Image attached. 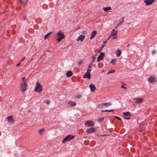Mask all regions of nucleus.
<instances>
[{"mask_svg": "<svg viewBox=\"0 0 157 157\" xmlns=\"http://www.w3.org/2000/svg\"><path fill=\"white\" fill-rule=\"evenodd\" d=\"M27 82L26 81H23V82L21 84V90L23 94L26 90L27 85L26 84Z\"/></svg>", "mask_w": 157, "mask_h": 157, "instance_id": "nucleus-1", "label": "nucleus"}, {"mask_svg": "<svg viewBox=\"0 0 157 157\" xmlns=\"http://www.w3.org/2000/svg\"><path fill=\"white\" fill-rule=\"evenodd\" d=\"M104 112H113V109H110L109 110H104Z\"/></svg>", "mask_w": 157, "mask_h": 157, "instance_id": "nucleus-29", "label": "nucleus"}, {"mask_svg": "<svg viewBox=\"0 0 157 157\" xmlns=\"http://www.w3.org/2000/svg\"><path fill=\"white\" fill-rule=\"evenodd\" d=\"M105 55V53L103 52H101L99 56L97 59L98 62H99L101 60L103 59V57Z\"/></svg>", "mask_w": 157, "mask_h": 157, "instance_id": "nucleus-11", "label": "nucleus"}, {"mask_svg": "<svg viewBox=\"0 0 157 157\" xmlns=\"http://www.w3.org/2000/svg\"><path fill=\"white\" fill-rule=\"evenodd\" d=\"M140 126L141 127V124H140Z\"/></svg>", "mask_w": 157, "mask_h": 157, "instance_id": "nucleus-51", "label": "nucleus"}, {"mask_svg": "<svg viewBox=\"0 0 157 157\" xmlns=\"http://www.w3.org/2000/svg\"><path fill=\"white\" fill-rule=\"evenodd\" d=\"M75 136L74 135H70L67 136L62 141V143L64 144L66 142L74 138Z\"/></svg>", "mask_w": 157, "mask_h": 157, "instance_id": "nucleus-2", "label": "nucleus"}, {"mask_svg": "<svg viewBox=\"0 0 157 157\" xmlns=\"http://www.w3.org/2000/svg\"><path fill=\"white\" fill-rule=\"evenodd\" d=\"M156 51L155 50H153L152 51V54H154L155 53Z\"/></svg>", "mask_w": 157, "mask_h": 157, "instance_id": "nucleus-36", "label": "nucleus"}, {"mask_svg": "<svg viewBox=\"0 0 157 157\" xmlns=\"http://www.w3.org/2000/svg\"><path fill=\"white\" fill-rule=\"evenodd\" d=\"M103 9L104 11L107 12L108 11L111 10V8L110 7L108 6L104 7Z\"/></svg>", "mask_w": 157, "mask_h": 157, "instance_id": "nucleus-18", "label": "nucleus"}, {"mask_svg": "<svg viewBox=\"0 0 157 157\" xmlns=\"http://www.w3.org/2000/svg\"><path fill=\"white\" fill-rule=\"evenodd\" d=\"M124 119H126V120H129L130 119V118L129 117H127L125 116H124Z\"/></svg>", "mask_w": 157, "mask_h": 157, "instance_id": "nucleus-37", "label": "nucleus"}, {"mask_svg": "<svg viewBox=\"0 0 157 157\" xmlns=\"http://www.w3.org/2000/svg\"><path fill=\"white\" fill-rule=\"evenodd\" d=\"M145 133L144 132H143V135H144L145 134Z\"/></svg>", "mask_w": 157, "mask_h": 157, "instance_id": "nucleus-48", "label": "nucleus"}, {"mask_svg": "<svg viewBox=\"0 0 157 157\" xmlns=\"http://www.w3.org/2000/svg\"><path fill=\"white\" fill-rule=\"evenodd\" d=\"M81 97V96L80 95H78V96L77 97L79 98H80Z\"/></svg>", "mask_w": 157, "mask_h": 157, "instance_id": "nucleus-44", "label": "nucleus"}, {"mask_svg": "<svg viewBox=\"0 0 157 157\" xmlns=\"http://www.w3.org/2000/svg\"><path fill=\"white\" fill-rule=\"evenodd\" d=\"M57 34L59 36V37L56 39V41L58 42H60L65 37L64 33H62L61 31L58 32Z\"/></svg>", "mask_w": 157, "mask_h": 157, "instance_id": "nucleus-3", "label": "nucleus"}, {"mask_svg": "<svg viewBox=\"0 0 157 157\" xmlns=\"http://www.w3.org/2000/svg\"><path fill=\"white\" fill-rule=\"evenodd\" d=\"M117 31L116 30L115 31V30L114 29H113L110 34V35L111 36H113V39H116L117 38Z\"/></svg>", "mask_w": 157, "mask_h": 157, "instance_id": "nucleus-7", "label": "nucleus"}, {"mask_svg": "<svg viewBox=\"0 0 157 157\" xmlns=\"http://www.w3.org/2000/svg\"><path fill=\"white\" fill-rule=\"evenodd\" d=\"M89 86L91 91L94 92L95 90L96 89V87L94 84H91Z\"/></svg>", "mask_w": 157, "mask_h": 157, "instance_id": "nucleus-13", "label": "nucleus"}, {"mask_svg": "<svg viewBox=\"0 0 157 157\" xmlns=\"http://www.w3.org/2000/svg\"><path fill=\"white\" fill-rule=\"evenodd\" d=\"M148 81L151 83H154L157 81L156 78L154 75H151L148 78Z\"/></svg>", "mask_w": 157, "mask_h": 157, "instance_id": "nucleus-5", "label": "nucleus"}, {"mask_svg": "<svg viewBox=\"0 0 157 157\" xmlns=\"http://www.w3.org/2000/svg\"><path fill=\"white\" fill-rule=\"evenodd\" d=\"M52 33V32H51L50 33H48L47 34H46L44 36V39H47L48 37V36L51 34Z\"/></svg>", "mask_w": 157, "mask_h": 157, "instance_id": "nucleus-23", "label": "nucleus"}, {"mask_svg": "<svg viewBox=\"0 0 157 157\" xmlns=\"http://www.w3.org/2000/svg\"><path fill=\"white\" fill-rule=\"evenodd\" d=\"M85 38V36L84 35H81L76 39L77 41L81 40V42Z\"/></svg>", "mask_w": 157, "mask_h": 157, "instance_id": "nucleus-12", "label": "nucleus"}, {"mask_svg": "<svg viewBox=\"0 0 157 157\" xmlns=\"http://www.w3.org/2000/svg\"><path fill=\"white\" fill-rule=\"evenodd\" d=\"M82 62H83V61L82 60H80V61H79L78 62V65H81L82 64Z\"/></svg>", "mask_w": 157, "mask_h": 157, "instance_id": "nucleus-30", "label": "nucleus"}, {"mask_svg": "<svg viewBox=\"0 0 157 157\" xmlns=\"http://www.w3.org/2000/svg\"><path fill=\"white\" fill-rule=\"evenodd\" d=\"M25 77H23V78L22 79V81H24V79H25ZM25 81H26V80H25Z\"/></svg>", "mask_w": 157, "mask_h": 157, "instance_id": "nucleus-46", "label": "nucleus"}, {"mask_svg": "<svg viewBox=\"0 0 157 157\" xmlns=\"http://www.w3.org/2000/svg\"><path fill=\"white\" fill-rule=\"evenodd\" d=\"M104 119V118H100L98 120L100 121H102Z\"/></svg>", "mask_w": 157, "mask_h": 157, "instance_id": "nucleus-35", "label": "nucleus"}, {"mask_svg": "<svg viewBox=\"0 0 157 157\" xmlns=\"http://www.w3.org/2000/svg\"><path fill=\"white\" fill-rule=\"evenodd\" d=\"M105 46V44H102V45L101 46V47H100V49L101 50L103 48V47H104Z\"/></svg>", "mask_w": 157, "mask_h": 157, "instance_id": "nucleus-34", "label": "nucleus"}, {"mask_svg": "<svg viewBox=\"0 0 157 157\" xmlns=\"http://www.w3.org/2000/svg\"><path fill=\"white\" fill-rule=\"evenodd\" d=\"M96 59V58L95 56L93 57V59L91 61V63H93L94 62Z\"/></svg>", "mask_w": 157, "mask_h": 157, "instance_id": "nucleus-27", "label": "nucleus"}, {"mask_svg": "<svg viewBox=\"0 0 157 157\" xmlns=\"http://www.w3.org/2000/svg\"><path fill=\"white\" fill-rule=\"evenodd\" d=\"M20 2H22L21 0H19Z\"/></svg>", "mask_w": 157, "mask_h": 157, "instance_id": "nucleus-49", "label": "nucleus"}, {"mask_svg": "<svg viewBox=\"0 0 157 157\" xmlns=\"http://www.w3.org/2000/svg\"><path fill=\"white\" fill-rule=\"evenodd\" d=\"M114 117L116 118V119H117V120H119L120 121H121V119L119 117H117V116H115Z\"/></svg>", "mask_w": 157, "mask_h": 157, "instance_id": "nucleus-33", "label": "nucleus"}, {"mask_svg": "<svg viewBox=\"0 0 157 157\" xmlns=\"http://www.w3.org/2000/svg\"><path fill=\"white\" fill-rule=\"evenodd\" d=\"M85 124L88 127H92L94 125V123L91 121H88L85 123Z\"/></svg>", "mask_w": 157, "mask_h": 157, "instance_id": "nucleus-8", "label": "nucleus"}, {"mask_svg": "<svg viewBox=\"0 0 157 157\" xmlns=\"http://www.w3.org/2000/svg\"><path fill=\"white\" fill-rule=\"evenodd\" d=\"M111 104H112L111 102H109L107 103H103L101 104V105L102 107H103L104 105H105L106 107H107L111 105Z\"/></svg>", "mask_w": 157, "mask_h": 157, "instance_id": "nucleus-15", "label": "nucleus"}, {"mask_svg": "<svg viewBox=\"0 0 157 157\" xmlns=\"http://www.w3.org/2000/svg\"><path fill=\"white\" fill-rule=\"evenodd\" d=\"M101 112H104V110H101Z\"/></svg>", "mask_w": 157, "mask_h": 157, "instance_id": "nucleus-50", "label": "nucleus"}, {"mask_svg": "<svg viewBox=\"0 0 157 157\" xmlns=\"http://www.w3.org/2000/svg\"><path fill=\"white\" fill-rule=\"evenodd\" d=\"M72 75V73L71 71H68L66 73V75L67 77H70Z\"/></svg>", "mask_w": 157, "mask_h": 157, "instance_id": "nucleus-19", "label": "nucleus"}, {"mask_svg": "<svg viewBox=\"0 0 157 157\" xmlns=\"http://www.w3.org/2000/svg\"><path fill=\"white\" fill-rule=\"evenodd\" d=\"M111 35H110L109 36V37H108V38L106 40H109V39L111 38Z\"/></svg>", "mask_w": 157, "mask_h": 157, "instance_id": "nucleus-39", "label": "nucleus"}, {"mask_svg": "<svg viewBox=\"0 0 157 157\" xmlns=\"http://www.w3.org/2000/svg\"><path fill=\"white\" fill-rule=\"evenodd\" d=\"M91 69H87V71L85 74L83 76V78H87L89 79L90 78V71Z\"/></svg>", "mask_w": 157, "mask_h": 157, "instance_id": "nucleus-6", "label": "nucleus"}, {"mask_svg": "<svg viewBox=\"0 0 157 157\" xmlns=\"http://www.w3.org/2000/svg\"><path fill=\"white\" fill-rule=\"evenodd\" d=\"M26 1L25 2H23V3H26L28 0H26Z\"/></svg>", "mask_w": 157, "mask_h": 157, "instance_id": "nucleus-45", "label": "nucleus"}, {"mask_svg": "<svg viewBox=\"0 0 157 157\" xmlns=\"http://www.w3.org/2000/svg\"><path fill=\"white\" fill-rule=\"evenodd\" d=\"M96 33L97 31L95 30L92 31L91 33V36L90 37V39H92L96 35Z\"/></svg>", "mask_w": 157, "mask_h": 157, "instance_id": "nucleus-14", "label": "nucleus"}, {"mask_svg": "<svg viewBox=\"0 0 157 157\" xmlns=\"http://www.w3.org/2000/svg\"><path fill=\"white\" fill-rule=\"evenodd\" d=\"M121 88H124V89H126V87L125 86H121Z\"/></svg>", "mask_w": 157, "mask_h": 157, "instance_id": "nucleus-38", "label": "nucleus"}, {"mask_svg": "<svg viewBox=\"0 0 157 157\" xmlns=\"http://www.w3.org/2000/svg\"><path fill=\"white\" fill-rule=\"evenodd\" d=\"M92 63H90L88 65V68H90L92 67Z\"/></svg>", "mask_w": 157, "mask_h": 157, "instance_id": "nucleus-31", "label": "nucleus"}, {"mask_svg": "<svg viewBox=\"0 0 157 157\" xmlns=\"http://www.w3.org/2000/svg\"><path fill=\"white\" fill-rule=\"evenodd\" d=\"M156 0H144V2L147 6L152 4Z\"/></svg>", "mask_w": 157, "mask_h": 157, "instance_id": "nucleus-9", "label": "nucleus"}, {"mask_svg": "<svg viewBox=\"0 0 157 157\" xmlns=\"http://www.w3.org/2000/svg\"><path fill=\"white\" fill-rule=\"evenodd\" d=\"M121 54V51L120 50H117L116 52V55L117 56H119Z\"/></svg>", "mask_w": 157, "mask_h": 157, "instance_id": "nucleus-20", "label": "nucleus"}, {"mask_svg": "<svg viewBox=\"0 0 157 157\" xmlns=\"http://www.w3.org/2000/svg\"><path fill=\"white\" fill-rule=\"evenodd\" d=\"M124 19H123L121 21H120L119 23L117 24V26H120L121 24H122L124 22Z\"/></svg>", "mask_w": 157, "mask_h": 157, "instance_id": "nucleus-24", "label": "nucleus"}, {"mask_svg": "<svg viewBox=\"0 0 157 157\" xmlns=\"http://www.w3.org/2000/svg\"><path fill=\"white\" fill-rule=\"evenodd\" d=\"M67 104L71 106H75L76 105V103L71 101H68Z\"/></svg>", "mask_w": 157, "mask_h": 157, "instance_id": "nucleus-16", "label": "nucleus"}, {"mask_svg": "<svg viewBox=\"0 0 157 157\" xmlns=\"http://www.w3.org/2000/svg\"><path fill=\"white\" fill-rule=\"evenodd\" d=\"M96 131V129L94 127H92L88 129L86 132L88 133H90L92 132H94Z\"/></svg>", "mask_w": 157, "mask_h": 157, "instance_id": "nucleus-10", "label": "nucleus"}, {"mask_svg": "<svg viewBox=\"0 0 157 157\" xmlns=\"http://www.w3.org/2000/svg\"><path fill=\"white\" fill-rule=\"evenodd\" d=\"M42 85L39 83L38 82H36L34 91L40 93L42 91Z\"/></svg>", "mask_w": 157, "mask_h": 157, "instance_id": "nucleus-4", "label": "nucleus"}, {"mask_svg": "<svg viewBox=\"0 0 157 157\" xmlns=\"http://www.w3.org/2000/svg\"><path fill=\"white\" fill-rule=\"evenodd\" d=\"M7 120L10 123H12L13 122V117L12 116H9L8 117Z\"/></svg>", "mask_w": 157, "mask_h": 157, "instance_id": "nucleus-17", "label": "nucleus"}, {"mask_svg": "<svg viewBox=\"0 0 157 157\" xmlns=\"http://www.w3.org/2000/svg\"><path fill=\"white\" fill-rule=\"evenodd\" d=\"M119 26H117H117L115 27V28H117Z\"/></svg>", "mask_w": 157, "mask_h": 157, "instance_id": "nucleus-47", "label": "nucleus"}, {"mask_svg": "<svg viewBox=\"0 0 157 157\" xmlns=\"http://www.w3.org/2000/svg\"><path fill=\"white\" fill-rule=\"evenodd\" d=\"M116 61L115 59H112L110 63H112V64H114L115 63V62Z\"/></svg>", "mask_w": 157, "mask_h": 157, "instance_id": "nucleus-28", "label": "nucleus"}, {"mask_svg": "<svg viewBox=\"0 0 157 157\" xmlns=\"http://www.w3.org/2000/svg\"><path fill=\"white\" fill-rule=\"evenodd\" d=\"M20 63H21V62H20L19 63H18V64H17L16 65V67H18V66H19L20 65Z\"/></svg>", "mask_w": 157, "mask_h": 157, "instance_id": "nucleus-42", "label": "nucleus"}, {"mask_svg": "<svg viewBox=\"0 0 157 157\" xmlns=\"http://www.w3.org/2000/svg\"><path fill=\"white\" fill-rule=\"evenodd\" d=\"M25 57H24L22 58V59L21 60L20 62H22L25 59Z\"/></svg>", "mask_w": 157, "mask_h": 157, "instance_id": "nucleus-40", "label": "nucleus"}, {"mask_svg": "<svg viewBox=\"0 0 157 157\" xmlns=\"http://www.w3.org/2000/svg\"><path fill=\"white\" fill-rule=\"evenodd\" d=\"M44 132V128H42V129H40L38 131V132L39 133V134L40 135H42L43 133Z\"/></svg>", "mask_w": 157, "mask_h": 157, "instance_id": "nucleus-22", "label": "nucleus"}, {"mask_svg": "<svg viewBox=\"0 0 157 157\" xmlns=\"http://www.w3.org/2000/svg\"><path fill=\"white\" fill-rule=\"evenodd\" d=\"M45 102L46 103H47L48 104H49L50 103V101L49 100H45Z\"/></svg>", "mask_w": 157, "mask_h": 157, "instance_id": "nucleus-32", "label": "nucleus"}, {"mask_svg": "<svg viewBox=\"0 0 157 157\" xmlns=\"http://www.w3.org/2000/svg\"><path fill=\"white\" fill-rule=\"evenodd\" d=\"M137 100L136 101V103H137Z\"/></svg>", "mask_w": 157, "mask_h": 157, "instance_id": "nucleus-52", "label": "nucleus"}, {"mask_svg": "<svg viewBox=\"0 0 157 157\" xmlns=\"http://www.w3.org/2000/svg\"><path fill=\"white\" fill-rule=\"evenodd\" d=\"M143 130V128H141L140 130H139V131H140V132H141Z\"/></svg>", "mask_w": 157, "mask_h": 157, "instance_id": "nucleus-43", "label": "nucleus"}, {"mask_svg": "<svg viewBox=\"0 0 157 157\" xmlns=\"http://www.w3.org/2000/svg\"><path fill=\"white\" fill-rule=\"evenodd\" d=\"M108 40H105L103 42V43L104 44H106V43L107 42Z\"/></svg>", "mask_w": 157, "mask_h": 157, "instance_id": "nucleus-41", "label": "nucleus"}, {"mask_svg": "<svg viewBox=\"0 0 157 157\" xmlns=\"http://www.w3.org/2000/svg\"><path fill=\"white\" fill-rule=\"evenodd\" d=\"M123 115L125 117V116L130 117L131 116L130 113L128 112L124 113Z\"/></svg>", "mask_w": 157, "mask_h": 157, "instance_id": "nucleus-21", "label": "nucleus"}, {"mask_svg": "<svg viewBox=\"0 0 157 157\" xmlns=\"http://www.w3.org/2000/svg\"><path fill=\"white\" fill-rule=\"evenodd\" d=\"M115 72V71L114 70H110L107 73V75H108L110 73H114Z\"/></svg>", "mask_w": 157, "mask_h": 157, "instance_id": "nucleus-26", "label": "nucleus"}, {"mask_svg": "<svg viewBox=\"0 0 157 157\" xmlns=\"http://www.w3.org/2000/svg\"><path fill=\"white\" fill-rule=\"evenodd\" d=\"M103 71H102V72H103Z\"/></svg>", "mask_w": 157, "mask_h": 157, "instance_id": "nucleus-53", "label": "nucleus"}, {"mask_svg": "<svg viewBox=\"0 0 157 157\" xmlns=\"http://www.w3.org/2000/svg\"><path fill=\"white\" fill-rule=\"evenodd\" d=\"M143 101V98H138V104L141 103Z\"/></svg>", "mask_w": 157, "mask_h": 157, "instance_id": "nucleus-25", "label": "nucleus"}]
</instances>
